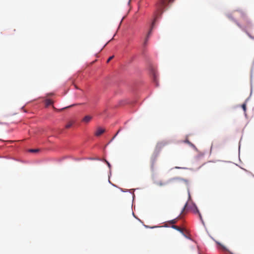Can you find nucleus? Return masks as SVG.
I'll return each mask as SVG.
<instances>
[{"label":"nucleus","mask_w":254,"mask_h":254,"mask_svg":"<svg viewBox=\"0 0 254 254\" xmlns=\"http://www.w3.org/2000/svg\"><path fill=\"white\" fill-rule=\"evenodd\" d=\"M53 102L51 99H46L45 101V104L47 107L53 104Z\"/></svg>","instance_id":"6e6552de"},{"label":"nucleus","mask_w":254,"mask_h":254,"mask_svg":"<svg viewBox=\"0 0 254 254\" xmlns=\"http://www.w3.org/2000/svg\"><path fill=\"white\" fill-rule=\"evenodd\" d=\"M193 211L195 213H198V214L200 220L202 221L201 215L200 212H199L198 209H197V207L195 205H194V208H193Z\"/></svg>","instance_id":"423d86ee"},{"label":"nucleus","mask_w":254,"mask_h":254,"mask_svg":"<svg viewBox=\"0 0 254 254\" xmlns=\"http://www.w3.org/2000/svg\"><path fill=\"white\" fill-rule=\"evenodd\" d=\"M92 117L90 116H86L83 119L82 122L85 123H89L92 119Z\"/></svg>","instance_id":"39448f33"},{"label":"nucleus","mask_w":254,"mask_h":254,"mask_svg":"<svg viewBox=\"0 0 254 254\" xmlns=\"http://www.w3.org/2000/svg\"><path fill=\"white\" fill-rule=\"evenodd\" d=\"M171 227L172 228H173L174 229H176V230L180 232L183 235L186 236V235L184 233V231H183V229L182 228L178 227V226L175 225H173Z\"/></svg>","instance_id":"20e7f679"},{"label":"nucleus","mask_w":254,"mask_h":254,"mask_svg":"<svg viewBox=\"0 0 254 254\" xmlns=\"http://www.w3.org/2000/svg\"><path fill=\"white\" fill-rule=\"evenodd\" d=\"M114 58V56H111L107 60V63H109L111 60L113 59V58Z\"/></svg>","instance_id":"dca6fc26"},{"label":"nucleus","mask_w":254,"mask_h":254,"mask_svg":"<svg viewBox=\"0 0 254 254\" xmlns=\"http://www.w3.org/2000/svg\"><path fill=\"white\" fill-rule=\"evenodd\" d=\"M105 132V129H103L101 127H98L96 132H95V135L97 136H99L101 135L102 133Z\"/></svg>","instance_id":"7ed1b4c3"},{"label":"nucleus","mask_w":254,"mask_h":254,"mask_svg":"<svg viewBox=\"0 0 254 254\" xmlns=\"http://www.w3.org/2000/svg\"><path fill=\"white\" fill-rule=\"evenodd\" d=\"M242 107L244 111L245 112L246 111V104L245 103H244L242 105Z\"/></svg>","instance_id":"9d476101"},{"label":"nucleus","mask_w":254,"mask_h":254,"mask_svg":"<svg viewBox=\"0 0 254 254\" xmlns=\"http://www.w3.org/2000/svg\"><path fill=\"white\" fill-rule=\"evenodd\" d=\"M74 123V121H69L67 124L65 125V127L66 128H70L72 125Z\"/></svg>","instance_id":"0eeeda50"},{"label":"nucleus","mask_w":254,"mask_h":254,"mask_svg":"<svg viewBox=\"0 0 254 254\" xmlns=\"http://www.w3.org/2000/svg\"><path fill=\"white\" fill-rule=\"evenodd\" d=\"M176 168L179 169L180 168V167H176Z\"/></svg>","instance_id":"5701e85b"},{"label":"nucleus","mask_w":254,"mask_h":254,"mask_svg":"<svg viewBox=\"0 0 254 254\" xmlns=\"http://www.w3.org/2000/svg\"><path fill=\"white\" fill-rule=\"evenodd\" d=\"M187 205H188V203H186L182 210V213H183L185 210V209H186V208L187 207Z\"/></svg>","instance_id":"4468645a"},{"label":"nucleus","mask_w":254,"mask_h":254,"mask_svg":"<svg viewBox=\"0 0 254 254\" xmlns=\"http://www.w3.org/2000/svg\"><path fill=\"white\" fill-rule=\"evenodd\" d=\"M74 106V105H72L70 106L69 107H72V106Z\"/></svg>","instance_id":"4be33fe9"},{"label":"nucleus","mask_w":254,"mask_h":254,"mask_svg":"<svg viewBox=\"0 0 254 254\" xmlns=\"http://www.w3.org/2000/svg\"><path fill=\"white\" fill-rule=\"evenodd\" d=\"M174 0H158V2L156 4L155 8L156 10L155 12V19L154 21L152 23L151 28L150 31L148 32L144 42V46H146L148 41L149 36L151 34L152 29L153 28L155 21L157 18H158L163 12L166 10V7L167 5L170 3H172Z\"/></svg>","instance_id":"f257e3e1"},{"label":"nucleus","mask_w":254,"mask_h":254,"mask_svg":"<svg viewBox=\"0 0 254 254\" xmlns=\"http://www.w3.org/2000/svg\"><path fill=\"white\" fill-rule=\"evenodd\" d=\"M221 248H222V250H224V251H227V249L226 248L223 246H220Z\"/></svg>","instance_id":"6ab92c4d"},{"label":"nucleus","mask_w":254,"mask_h":254,"mask_svg":"<svg viewBox=\"0 0 254 254\" xmlns=\"http://www.w3.org/2000/svg\"><path fill=\"white\" fill-rule=\"evenodd\" d=\"M121 129H119L117 132L116 133V134L113 136V137L112 138V140H113L115 137L116 136L118 135V134L119 133V132L120 131Z\"/></svg>","instance_id":"9b49d317"},{"label":"nucleus","mask_w":254,"mask_h":254,"mask_svg":"<svg viewBox=\"0 0 254 254\" xmlns=\"http://www.w3.org/2000/svg\"><path fill=\"white\" fill-rule=\"evenodd\" d=\"M38 151V149H31L30 151L31 152H37Z\"/></svg>","instance_id":"2eb2a0df"},{"label":"nucleus","mask_w":254,"mask_h":254,"mask_svg":"<svg viewBox=\"0 0 254 254\" xmlns=\"http://www.w3.org/2000/svg\"><path fill=\"white\" fill-rule=\"evenodd\" d=\"M177 221V219H173V220L170 221L169 223L173 224L176 223Z\"/></svg>","instance_id":"1a4fd4ad"},{"label":"nucleus","mask_w":254,"mask_h":254,"mask_svg":"<svg viewBox=\"0 0 254 254\" xmlns=\"http://www.w3.org/2000/svg\"><path fill=\"white\" fill-rule=\"evenodd\" d=\"M121 129H119L117 132L116 133V134L113 136V137L112 138V140H113L115 137L116 136L118 135V134L119 133V132L120 131Z\"/></svg>","instance_id":"ddd939ff"},{"label":"nucleus","mask_w":254,"mask_h":254,"mask_svg":"<svg viewBox=\"0 0 254 254\" xmlns=\"http://www.w3.org/2000/svg\"><path fill=\"white\" fill-rule=\"evenodd\" d=\"M158 184L159 185V186H163V185H165V183H162V182H159L158 183Z\"/></svg>","instance_id":"f3484780"},{"label":"nucleus","mask_w":254,"mask_h":254,"mask_svg":"<svg viewBox=\"0 0 254 254\" xmlns=\"http://www.w3.org/2000/svg\"><path fill=\"white\" fill-rule=\"evenodd\" d=\"M187 142H188L189 144L192 145V144L188 140L186 141Z\"/></svg>","instance_id":"aec40b11"},{"label":"nucleus","mask_w":254,"mask_h":254,"mask_svg":"<svg viewBox=\"0 0 254 254\" xmlns=\"http://www.w3.org/2000/svg\"><path fill=\"white\" fill-rule=\"evenodd\" d=\"M248 35H249V37H251V38H252V37H251V35H250L249 34H248Z\"/></svg>","instance_id":"412c9836"},{"label":"nucleus","mask_w":254,"mask_h":254,"mask_svg":"<svg viewBox=\"0 0 254 254\" xmlns=\"http://www.w3.org/2000/svg\"><path fill=\"white\" fill-rule=\"evenodd\" d=\"M105 162L107 163V164L108 165V167H109V168H110V167H111V165H110V163H109L107 160H105Z\"/></svg>","instance_id":"a211bd4d"},{"label":"nucleus","mask_w":254,"mask_h":254,"mask_svg":"<svg viewBox=\"0 0 254 254\" xmlns=\"http://www.w3.org/2000/svg\"><path fill=\"white\" fill-rule=\"evenodd\" d=\"M240 16V23H237V25L242 28H246L251 26V22L248 18L246 14L243 11H238Z\"/></svg>","instance_id":"f03ea898"},{"label":"nucleus","mask_w":254,"mask_h":254,"mask_svg":"<svg viewBox=\"0 0 254 254\" xmlns=\"http://www.w3.org/2000/svg\"><path fill=\"white\" fill-rule=\"evenodd\" d=\"M121 129H119L117 132L116 133V134L113 136V137L112 138V140H113L115 137L116 136L118 135V134L119 133V132L120 131Z\"/></svg>","instance_id":"f8f14e48"}]
</instances>
